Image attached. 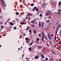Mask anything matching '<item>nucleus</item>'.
<instances>
[{"instance_id": "nucleus-26", "label": "nucleus", "mask_w": 61, "mask_h": 61, "mask_svg": "<svg viewBox=\"0 0 61 61\" xmlns=\"http://www.w3.org/2000/svg\"><path fill=\"white\" fill-rule=\"evenodd\" d=\"M16 15H19V13L18 12H16Z\"/></svg>"}, {"instance_id": "nucleus-38", "label": "nucleus", "mask_w": 61, "mask_h": 61, "mask_svg": "<svg viewBox=\"0 0 61 61\" xmlns=\"http://www.w3.org/2000/svg\"><path fill=\"white\" fill-rule=\"evenodd\" d=\"M31 31H32L31 30H30L29 31V32H30V33H31Z\"/></svg>"}, {"instance_id": "nucleus-20", "label": "nucleus", "mask_w": 61, "mask_h": 61, "mask_svg": "<svg viewBox=\"0 0 61 61\" xmlns=\"http://www.w3.org/2000/svg\"><path fill=\"white\" fill-rule=\"evenodd\" d=\"M34 4H33V3H32L30 5V6H34Z\"/></svg>"}, {"instance_id": "nucleus-52", "label": "nucleus", "mask_w": 61, "mask_h": 61, "mask_svg": "<svg viewBox=\"0 0 61 61\" xmlns=\"http://www.w3.org/2000/svg\"><path fill=\"white\" fill-rule=\"evenodd\" d=\"M59 45H61V43L60 42H59Z\"/></svg>"}, {"instance_id": "nucleus-39", "label": "nucleus", "mask_w": 61, "mask_h": 61, "mask_svg": "<svg viewBox=\"0 0 61 61\" xmlns=\"http://www.w3.org/2000/svg\"><path fill=\"white\" fill-rule=\"evenodd\" d=\"M40 16H42V14H40Z\"/></svg>"}, {"instance_id": "nucleus-12", "label": "nucleus", "mask_w": 61, "mask_h": 61, "mask_svg": "<svg viewBox=\"0 0 61 61\" xmlns=\"http://www.w3.org/2000/svg\"><path fill=\"white\" fill-rule=\"evenodd\" d=\"M31 23H32V24H35V22L34 21V20H32L31 21Z\"/></svg>"}, {"instance_id": "nucleus-19", "label": "nucleus", "mask_w": 61, "mask_h": 61, "mask_svg": "<svg viewBox=\"0 0 61 61\" xmlns=\"http://www.w3.org/2000/svg\"><path fill=\"white\" fill-rule=\"evenodd\" d=\"M33 33L34 34H35V33H36V30H34L33 31Z\"/></svg>"}, {"instance_id": "nucleus-6", "label": "nucleus", "mask_w": 61, "mask_h": 61, "mask_svg": "<svg viewBox=\"0 0 61 61\" xmlns=\"http://www.w3.org/2000/svg\"><path fill=\"white\" fill-rule=\"evenodd\" d=\"M46 16H49V14L48 12H46Z\"/></svg>"}, {"instance_id": "nucleus-1", "label": "nucleus", "mask_w": 61, "mask_h": 61, "mask_svg": "<svg viewBox=\"0 0 61 61\" xmlns=\"http://www.w3.org/2000/svg\"><path fill=\"white\" fill-rule=\"evenodd\" d=\"M61 26V24H60L58 25L56 27V33H57V31H58V29H59V28Z\"/></svg>"}, {"instance_id": "nucleus-62", "label": "nucleus", "mask_w": 61, "mask_h": 61, "mask_svg": "<svg viewBox=\"0 0 61 61\" xmlns=\"http://www.w3.org/2000/svg\"><path fill=\"white\" fill-rule=\"evenodd\" d=\"M1 11V9H0V12Z\"/></svg>"}, {"instance_id": "nucleus-33", "label": "nucleus", "mask_w": 61, "mask_h": 61, "mask_svg": "<svg viewBox=\"0 0 61 61\" xmlns=\"http://www.w3.org/2000/svg\"><path fill=\"white\" fill-rule=\"evenodd\" d=\"M39 40V38H38L36 40L37 41H38Z\"/></svg>"}, {"instance_id": "nucleus-46", "label": "nucleus", "mask_w": 61, "mask_h": 61, "mask_svg": "<svg viewBox=\"0 0 61 61\" xmlns=\"http://www.w3.org/2000/svg\"><path fill=\"white\" fill-rule=\"evenodd\" d=\"M51 18L52 17L51 16H50L49 17V18Z\"/></svg>"}, {"instance_id": "nucleus-48", "label": "nucleus", "mask_w": 61, "mask_h": 61, "mask_svg": "<svg viewBox=\"0 0 61 61\" xmlns=\"http://www.w3.org/2000/svg\"><path fill=\"white\" fill-rule=\"evenodd\" d=\"M28 18L27 17H25V19H27Z\"/></svg>"}, {"instance_id": "nucleus-55", "label": "nucleus", "mask_w": 61, "mask_h": 61, "mask_svg": "<svg viewBox=\"0 0 61 61\" xmlns=\"http://www.w3.org/2000/svg\"><path fill=\"white\" fill-rule=\"evenodd\" d=\"M53 28H55V26H54L53 27Z\"/></svg>"}, {"instance_id": "nucleus-14", "label": "nucleus", "mask_w": 61, "mask_h": 61, "mask_svg": "<svg viewBox=\"0 0 61 61\" xmlns=\"http://www.w3.org/2000/svg\"><path fill=\"white\" fill-rule=\"evenodd\" d=\"M38 58V56H35V59H37Z\"/></svg>"}, {"instance_id": "nucleus-4", "label": "nucleus", "mask_w": 61, "mask_h": 61, "mask_svg": "<svg viewBox=\"0 0 61 61\" xmlns=\"http://www.w3.org/2000/svg\"><path fill=\"white\" fill-rule=\"evenodd\" d=\"M41 34L42 35H45L44 31L43 30L42 32L41 33Z\"/></svg>"}, {"instance_id": "nucleus-60", "label": "nucleus", "mask_w": 61, "mask_h": 61, "mask_svg": "<svg viewBox=\"0 0 61 61\" xmlns=\"http://www.w3.org/2000/svg\"><path fill=\"white\" fill-rule=\"evenodd\" d=\"M59 39H59V38L58 39V40H59Z\"/></svg>"}, {"instance_id": "nucleus-53", "label": "nucleus", "mask_w": 61, "mask_h": 61, "mask_svg": "<svg viewBox=\"0 0 61 61\" xmlns=\"http://www.w3.org/2000/svg\"><path fill=\"white\" fill-rule=\"evenodd\" d=\"M26 30H29V28H28Z\"/></svg>"}, {"instance_id": "nucleus-61", "label": "nucleus", "mask_w": 61, "mask_h": 61, "mask_svg": "<svg viewBox=\"0 0 61 61\" xmlns=\"http://www.w3.org/2000/svg\"><path fill=\"white\" fill-rule=\"evenodd\" d=\"M1 45H0V47H1Z\"/></svg>"}, {"instance_id": "nucleus-22", "label": "nucleus", "mask_w": 61, "mask_h": 61, "mask_svg": "<svg viewBox=\"0 0 61 61\" xmlns=\"http://www.w3.org/2000/svg\"><path fill=\"white\" fill-rule=\"evenodd\" d=\"M35 8H36V7H34V8L32 9V10H33V11H34V10H35Z\"/></svg>"}, {"instance_id": "nucleus-50", "label": "nucleus", "mask_w": 61, "mask_h": 61, "mask_svg": "<svg viewBox=\"0 0 61 61\" xmlns=\"http://www.w3.org/2000/svg\"><path fill=\"white\" fill-rule=\"evenodd\" d=\"M24 55H22V57L23 58V57H24Z\"/></svg>"}, {"instance_id": "nucleus-41", "label": "nucleus", "mask_w": 61, "mask_h": 61, "mask_svg": "<svg viewBox=\"0 0 61 61\" xmlns=\"http://www.w3.org/2000/svg\"><path fill=\"white\" fill-rule=\"evenodd\" d=\"M49 43L50 44H51V43H52V41H50L49 42Z\"/></svg>"}, {"instance_id": "nucleus-59", "label": "nucleus", "mask_w": 61, "mask_h": 61, "mask_svg": "<svg viewBox=\"0 0 61 61\" xmlns=\"http://www.w3.org/2000/svg\"><path fill=\"white\" fill-rule=\"evenodd\" d=\"M21 49H22V48H23V47H21Z\"/></svg>"}, {"instance_id": "nucleus-37", "label": "nucleus", "mask_w": 61, "mask_h": 61, "mask_svg": "<svg viewBox=\"0 0 61 61\" xmlns=\"http://www.w3.org/2000/svg\"><path fill=\"white\" fill-rule=\"evenodd\" d=\"M44 39L43 38H42L41 39V40L43 41V42H44Z\"/></svg>"}, {"instance_id": "nucleus-23", "label": "nucleus", "mask_w": 61, "mask_h": 61, "mask_svg": "<svg viewBox=\"0 0 61 61\" xmlns=\"http://www.w3.org/2000/svg\"><path fill=\"white\" fill-rule=\"evenodd\" d=\"M41 24H42V26H43V25H44V22H42Z\"/></svg>"}, {"instance_id": "nucleus-18", "label": "nucleus", "mask_w": 61, "mask_h": 61, "mask_svg": "<svg viewBox=\"0 0 61 61\" xmlns=\"http://www.w3.org/2000/svg\"><path fill=\"white\" fill-rule=\"evenodd\" d=\"M32 27H35V26L34 24H33L32 26Z\"/></svg>"}, {"instance_id": "nucleus-56", "label": "nucleus", "mask_w": 61, "mask_h": 61, "mask_svg": "<svg viewBox=\"0 0 61 61\" xmlns=\"http://www.w3.org/2000/svg\"><path fill=\"white\" fill-rule=\"evenodd\" d=\"M19 17H20V15H19Z\"/></svg>"}, {"instance_id": "nucleus-63", "label": "nucleus", "mask_w": 61, "mask_h": 61, "mask_svg": "<svg viewBox=\"0 0 61 61\" xmlns=\"http://www.w3.org/2000/svg\"><path fill=\"white\" fill-rule=\"evenodd\" d=\"M42 51L43 52H44V51L43 50Z\"/></svg>"}, {"instance_id": "nucleus-32", "label": "nucleus", "mask_w": 61, "mask_h": 61, "mask_svg": "<svg viewBox=\"0 0 61 61\" xmlns=\"http://www.w3.org/2000/svg\"><path fill=\"white\" fill-rule=\"evenodd\" d=\"M48 37H49V36H51L50 35V34H48Z\"/></svg>"}, {"instance_id": "nucleus-30", "label": "nucleus", "mask_w": 61, "mask_h": 61, "mask_svg": "<svg viewBox=\"0 0 61 61\" xmlns=\"http://www.w3.org/2000/svg\"><path fill=\"white\" fill-rule=\"evenodd\" d=\"M48 37L49 39H51V36Z\"/></svg>"}, {"instance_id": "nucleus-17", "label": "nucleus", "mask_w": 61, "mask_h": 61, "mask_svg": "<svg viewBox=\"0 0 61 61\" xmlns=\"http://www.w3.org/2000/svg\"><path fill=\"white\" fill-rule=\"evenodd\" d=\"M33 41H32L31 43H30V46H31V45H32L33 44Z\"/></svg>"}, {"instance_id": "nucleus-5", "label": "nucleus", "mask_w": 61, "mask_h": 61, "mask_svg": "<svg viewBox=\"0 0 61 61\" xmlns=\"http://www.w3.org/2000/svg\"><path fill=\"white\" fill-rule=\"evenodd\" d=\"M10 24L11 25H14V23L11 22H10Z\"/></svg>"}, {"instance_id": "nucleus-34", "label": "nucleus", "mask_w": 61, "mask_h": 61, "mask_svg": "<svg viewBox=\"0 0 61 61\" xmlns=\"http://www.w3.org/2000/svg\"><path fill=\"white\" fill-rule=\"evenodd\" d=\"M39 37H41V34H39Z\"/></svg>"}, {"instance_id": "nucleus-27", "label": "nucleus", "mask_w": 61, "mask_h": 61, "mask_svg": "<svg viewBox=\"0 0 61 61\" xmlns=\"http://www.w3.org/2000/svg\"><path fill=\"white\" fill-rule=\"evenodd\" d=\"M41 56L42 57H43V58H44V56L42 55H41Z\"/></svg>"}, {"instance_id": "nucleus-54", "label": "nucleus", "mask_w": 61, "mask_h": 61, "mask_svg": "<svg viewBox=\"0 0 61 61\" xmlns=\"http://www.w3.org/2000/svg\"><path fill=\"white\" fill-rule=\"evenodd\" d=\"M1 0V2H2L3 1V0Z\"/></svg>"}, {"instance_id": "nucleus-24", "label": "nucleus", "mask_w": 61, "mask_h": 61, "mask_svg": "<svg viewBox=\"0 0 61 61\" xmlns=\"http://www.w3.org/2000/svg\"><path fill=\"white\" fill-rule=\"evenodd\" d=\"M36 10V11H38V9L37 8H36H36H35Z\"/></svg>"}, {"instance_id": "nucleus-58", "label": "nucleus", "mask_w": 61, "mask_h": 61, "mask_svg": "<svg viewBox=\"0 0 61 61\" xmlns=\"http://www.w3.org/2000/svg\"><path fill=\"white\" fill-rule=\"evenodd\" d=\"M18 50H20V48L18 49Z\"/></svg>"}, {"instance_id": "nucleus-21", "label": "nucleus", "mask_w": 61, "mask_h": 61, "mask_svg": "<svg viewBox=\"0 0 61 61\" xmlns=\"http://www.w3.org/2000/svg\"><path fill=\"white\" fill-rule=\"evenodd\" d=\"M29 51H31L32 50V49H31V47H30L29 48Z\"/></svg>"}, {"instance_id": "nucleus-3", "label": "nucleus", "mask_w": 61, "mask_h": 61, "mask_svg": "<svg viewBox=\"0 0 61 61\" xmlns=\"http://www.w3.org/2000/svg\"><path fill=\"white\" fill-rule=\"evenodd\" d=\"M38 25L39 27H41V23H40V22H39Z\"/></svg>"}, {"instance_id": "nucleus-16", "label": "nucleus", "mask_w": 61, "mask_h": 61, "mask_svg": "<svg viewBox=\"0 0 61 61\" xmlns=\"http://www.w3.org/2000/svg\"><path fill=\"white\" fill-rule=\"evenodd\" d=\"M29 39L28 38H25V40L26 41H27L28 40H29Z\"/></svg>"}, {"instance_id": "nucleus-43", "label": "nucleus", "mask_w": 61, "mask_h": 61, "mask_svg": "<svg viewBox=\"0 0 61 61\" xmlns=\"http://www.w3.org/2000/svg\"><path fill=\"white\" fill-rule=\"evenodd\" d=\"M49 20H48L47 21V23H49Z\"/></svg>"}, {"instance_id": "nucleus-49", "label": "nucleus", "mask_w": 61, "mask_h": 61, "mask_svg": "<svg viewBox=\"0 0 61 61\" xmlns=\"http://www.w3.org/2000/svg\"><path fill=\"white\" fill-rule=\"evenodd\" d=\"M31 19L30 18H28V20H30Z\"/></svg>"}, {"instance_id": "nucleus-45", "label": "nucleus", "mask_w": 61, "mask_h": 61, "mask_svg": "<svg viewBox=\"0 0 61 61\" xmlns=\"http://www.w3.org/2000/svg\"><path fill=\"white\" fill-rule=\"evenodd\" d=\"M45 38L47 39V37L45 35Z\"/></svg>"}, {"instance_id": "nucleus-42", "label": "nucleus", "mask_w": 61, "mask_h": 61, "mask_svg": "<svg viewBox=\"0 0 61 61\" xmlns=\"http://www.w3.org/2000/svg\"><path fill=\"white\" fill-rule=\"evenodd\" d=\"M43 5H46V4L45 3H43Z\"/></svg>"}, {"instance_id": "nucleus-15", "label": "nucleus", "mask_w": 61, "mask_h": 61, "mask_svg": "<svg viewBox=\"0 0 61 61\" xmlns=\"http://www.w3.org/2000/svg\"><path fill=\"white\" fill-rule=\"evenodd\" d=\"M61 1H60L59 3V4H58V5H61Z\"/></svg>"}, {"instance_id": "nucleus-47", "label": "nucleus", "mask_w": 61, "mask_h": 61, "mask_svg": "<svg viewBox=\"0 0 61 61\" xmlns=\"http://www.w3.org/2000/svg\"><path fill=\"white\" fill-rule=\"evenodd\" d=\"M58 25V22L56 23V24H55V25Z\"/></svg>"}, {"instance_id": "nucleus-11", "label": "nucleus", "mask_w": 61, "mask_h": 61, "mask_svg": "<svg viewBox=\"0 0 61 61\" xmlns=\"http://www.w3.org/2000/svg\"><path fill=\"white\" fill-rule=\"evenodd\" d=\"M51 52L52 53V54H54V55H56V53H55V52L53 51H52Z\"/></svg>"}, {"instance_id": "nucleus-29", "label": "nucleus", "mask_w": 61, "mask_h": 61, "mask_svg": "<svg viewBox=\"0 0 61 61\" xmlns=\"http://www.w3.org/2000/svg\"><path fill=\"white\" fill-rule=\"evenodd\" d=\"M57 13L58 14H59V15H61V13L60 12H57Z\"/></svg>"}, {"instance_id": "nucleus-57", "label": "nucleus", "mask_w": 61, "mask_h": 61, "mask_svg": "<svg viewBox=\"0 0 61 61\" xmlns=\"http://www.w3.org/2000/svg\"><path fill=\"white\" fill-rule=\"evenodd\" d=\"M54 48H55L56 47V46H54Z\"/></svg>"}, {"instance_id": "nucleus-44", "label": "nucleus", "mask_w": 61, "mask_h": 61, "mask_svg": "<svg viewBox=\"0 0 61 61\" xmlns=\"http://www.w3.org/2000/svg\"><path fill=\"white\" fill-rule=\"evenodd\" d=\"M51 36H52V37H53V34H51Z\"/></svg>"}, {"instance_id": "nucleus-25", "label": "nucleus", "mask_w": 61, "mask_h": 61, "mask_svg": "<svg viewBox=\"0 0 61 61\" xmlns=\"http://www.w3.org/2000/svg\"><path fill=\"white\" fill-rule=\"evenodd\" d=\"M26 58L27 59L26 60L27 61H29V60L28 58H27V57H26Z\"/></svg>"}, {"instance_id": "nucleus-2", "label": "nucleus", "mask_w": 61, "mask_h": 61, "mask_svg": "<svg viewBox=\"0 0 61 61\" xmlns=\"http://www.w3.org/2000/svg\"><path fill=\"white\" fill-rule=\"evenodd\" d=\"M4 2H5V1H3L2 3V6H3L4 8V7H5V6H6V4L5 3H4L3 5H2V4H3Z\"/></svg>"}, {"instance_id": "nucleus-28", "label": "nucleus", "mask_w": 61, "mask_h": 61, "mask_svg": "<svg viewBox=\"0 0 61 61\" xmlns=\"http://www.w3.org/2000/svg\"><path fill=\"white\" fill-rule=\"evenodd\" d=\"M56 35L55 37L54 38V39H55V41H56Z\"/></svg>"}, {"instance_id": "nucleus-36", "label": "nucleus", "mask_w": 61, "mask_h": 61, "mask_svg": "<svg viewBox=\"0 0 61 61\" xmlns=\"http://www.w3.org/2000/svg\"><path fill=\"white\" fill-rule=\"evenodd\" d=\"M48 60V58H46L45 59V60H46V61H47V60Z\"/></svg>"}, {"instance_id": "nucleus-8", "label": "nucleus", "mask_w": 61, "mask_h": 61, "mask_svg": "<svg viewBox=\"0 0 61 61\" xmlns=\"http://www.w3.org/2000/svg\"><path fill=\"white\" fill-rule=\"evenodd\" d=\"M4 26H3V25L1 26L0 27V28H1V29H0V30H2V29H3V28H4Z\"/></svg>"}, {"instance_id": "nucleus-13", "label": "nucleus", "mask_w": 61, "mask_h": 61, "mask_svg": "<svg viewBox=\"0 0 61 61\" xmlns=\"http://www.w3.org/2000/svg\"><path fill=\"white\" fill-rule=\"evenodd\" d=\"M32 14L30 13H29L28 14V16H29V15H30V16H32Z\"/></svg>"}, {"instance_id": "nucleus-51", "label": "nucleus", "mask_w": 61, "mask_h": 61, "mask_svg": "<svg viewBox=\"0 0 61 61\" xmlns=\"http://www.w3.org/2000/svg\"><path fill=\"white\" fill-rule=\"evenodd\" d=\"M48 13H49L50 12H51L50 11H48Z\"/></svg>"}, {"instance_id": "nucleus-64", "label": "nucleus", "mask_w": 61, "mask_h": 61, "mask_svg": "<svg viewBox=\"0 0 61 61\" xmlns=\"http://www.w3.org/2000/svg\"><path fill=\"white\" fill-rule=\"evenodd\" d=\"M59 61H61V60H59Z\"/></svg>"}, {"instance_id": "nucleus-31", "label": "nucleus", "mask_w": 61, "mask_h": 61, "mask_svg": "<svg viewBox=\"0 0 61 61\" xmlns=\"http://www.w3.org/2000/svg\"><path fill=\"white\" fill-rule=\"evenodd\" d=\"M58 11L59 12H61V10L58 9Z\"/></svg>"}, {"instance_id": "nucleus-7", "label": "nucleus", "mask_w": 61, "mask_h": 61, "mask_svg": "<svg viewBox=\"0 0 61 61\" xmlns=\"http://www.w3.org/2000/svg\"><path fill=\"white\" fill-rule=\"evenodd\" d=\"M45 35H42L41 37L43 39H44L45 38Z\"/></svg>"}, {"instance_id": "nucleus-40", "label": "nucleus", "mask_w": 61, "mask_h": 61, "mask_svg": "<svg viewBox=\"0 0 61 61\" xmlns=\"http://www.w3.org/2000/svg\"><path fill=\"white\" fill-rule=\"evenodd\" d=\"M38 48H41L40 46H38Z\"/></svg>"}, {"instance_id": "nucleus-35", "label": "nucleus", "mask_w": 61, "mask_h": 61, "mask_svg": "<svg viewBox=\"0 0 61 61\" xmlns=\"http://www.w3.org/2000/svg\"><path fill=\"white\" fill-rule=\"evenodd\" d=\"M16 28H16V27H15L14 28V29H15H15H16Z\"/></svg>"}, {"instance_id": "nucleus-9", "label": "nucleus", "mask_w": 61, "mask_h": 61, "mask_svg": "<svg viewBox=\"0 0 61 61\" xmlns=\"http://www.w3.org/2000/svg\"><path fill=\"white\" fill-rule=\"evenodd\" d=\"M20 25H24V22H21L20 23Z\"/></svg>"}, {"instance_id": "nucleus-10", "label": "nucleus", "mask_w": 61, "mask_h": 61, "mask_svg": "<svg viewBox=\"0 0 61 61\" xmlns=\"http://www.w3.org/2000/svg\"><path fill=\"white\" fill-rule=\"evenodd\" d=\"M23 4L25 5V0H23Z\"/></svg>"}]
</instances>
